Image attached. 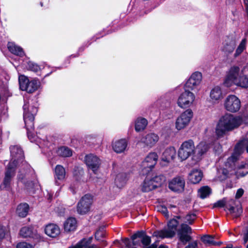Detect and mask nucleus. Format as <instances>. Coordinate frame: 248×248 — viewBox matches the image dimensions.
<instances>
[{
	"label": "nucleus",
	"mask_w": 248,
	"mask_h": 248,
	"mask_svg": "<svg viewBox=\"0 0 248 248\" xmlns=\"http://www.w3.org/2000/svg\"><path fill=\"white\" fill-rule=\"evenodd\" d=\"M235 173L237 177L245 176L248 173V163L241 162L240 164L237 166Z\"/></svg>",
	"instance_id": "7c9ffc66"
},
{
	"label": "nucleus",
	"mask_w": 248,
	"mask_h": 248,
	"mask_svg": "<svg viewBox=\"0 0 248 248\" xmlns=\"http://www.w3.org/2000/svg\"><path fill=\"white\" fill-rule=\"evenodd\" d=\"M105 236V227L101 226L96 231L95 233V237L97 240L100 241V243H101V247L105 246L107 245L106 242L102 239Z\"/></svg>",
	"instance_id": "c9c22d12"
},
{
	"label": "nucleus",
	"mask_w": 248,
	"mask_h": 248,
	"mask_svg": "<svg viewBox=\"0 0 248 248\" xmlns=\"http://www.w3.org/2000/svg\"><path fill=\"white\" fill-rule=\"evenodd\" d=\"M127 146V142L125 139L117 140L112 144V148L117 153L124 152Z\"/></svg>",
	"instance_id": "a878e982"
},
{
	"label": "nucleus",
	"mask_w": 248,
	"mask_h": 248,
	"mask_svg": "<svg viewBox=\"0 0 248 248\" xmlns=\"http://www.w3.org/2000/svg\"><path fill=\"white\" fill-rule=\"evenodd\" d=\"M45 231L48 236L51 237H55L60 233L59 227L54 224H49L46 225Z\"/></svg>",
	"instance_id": "cd10ccee"
},
{
	"label": "nucleus",
	"mask_w": 248,
	"mask_h": 248,
	"mask_svg": "<svg viewBox=\"0 0 248 248\" xmlns=\"http://www.w3.org/2000/svg\"><path fill=\"white\" fill-rule=\"evenodd\" d=\"M244 244H246L248 241V227H246L243 232Z\"/></svg>",
	"instance_id": "3c124183"
},
{
	"label": "nucleus",
	"mask_w": 248,
	"mask_h": 248,
	"mask_svg": "<svg viewBox=\"0 0 248 248\" xmlns=\"http://www.w3.org/2000/svg\"><path fill=\"white\" fill-rule=\"evenodd\" d=\"M195 99V94L193 93L186 90L179 95L177 104L180 108H186L193 105Z\"/></svg>",
	"instance_id": "1a4fd4ad"
},
{
	"label": "nucleus",
	"mask_w": 248,
	"mask_h": 248,
	"mask_svg": "<svg viewBox=\"0 0 248 248\" xmlns=\"http://www.w3.org/2000/svg\"><path fill=\"white\" fill-rule=\"evenodd\" d=\"M224 83L227 87L234 85L242 88H248V67L241 69L236 65L231 66L226 73Z\"/></svg>",
	"instance_id": "f03ea898"
},
{
	"label": "nucleus",
	"mask_w": 248,
	"mask_h": 248,
	"mask_svg": "<svg viewBox=\"0 0 248 248\" xmlns=\"http://www.w3.org/2000/svg\"><path fill=\"white\" fill-rule=\"evenodd\" d=\"M77 227V221L74 217H69L64 224V230L66 232L74 231Z\"/></svg>",
	"instance_id": "473e14b6"
},
{
	"label": "nucleus",
	"mask_w": 248,
	"mask_h": 248,
	"mask_svg": "<svg viewBox=\"0 0 248 248\" xmlns=\"http://www.w3.org/2000/svg\"><path fill=\"white\" fill-rule=\"evenodd\" d=\"M84 161L88 168L94 173H96L101 164L100 159L96 155L93 154L86 155Z\"/></svg>",
	"instance_id": "f3484780"
},
{
	"label": "nucleus",
	"mask_w": 248,
	"mask_h": 248,
	"mask_svg": "<svg viewBox=\"0 0 248 248\" xmlns=\"http://www.w3.org/2000/svg\"><path fill=\"white\" fill-rule=\"evenodd\" d=\"M225 202L224 201H219L215 204V207H222L225 206Z\"/></svg>",
	"instance_id": "6e6d98bb"
},
{
	"label": "nucleus",
	"mask_w": 248,
	"mask_h": 248,
	"mask_svg": "<svg viewBox=\"0 0 248 248\" xmlns=\"http://www.w3.org/2000/svg\"><path fill=\"white\" fill-rule=\"evenodd\" d=\"M203 177L202 171L198 169H193L188 175V180L192 184L199 183Z\"/></svg>",
	"instance_id": "393cba45"
},
{
	"label": "nucleus",
	"mask_w": 248,
	"mask_h": 248,
	"mask_svg": "<svg viewBox=\"0 0 248 248\" xmlns=\"http://www.w3.org/2000/svg\"><path fill=\"white\" fill-rule=\"evenodd\" d=\"M221 170L222 171V173L224 174V177L222 179H225L229 175L230 170H228L227 168L223 169Z\"/></svg>",
	"instance_id": "4d7b16f0"
},
{
	"label": "nucleus",
	"mask_w": 248,
	"mask_h": 248,
	"mask_svg": "<svg viewBox=\"0 0 248 248\" xmlns=\"http://www.w3.org/2000/svg\"><path fill=\"white\" fill-rule=\"evenodd\" d=\"M209 148V145L204 141H201L195 148V153L201 156L205 153Z\"/></svg>",
	"instance_id": "f704fd0d"
},
{
	"label": "nucleus",
	"mask_w": 248,
	"mask_h": 248,
	"mask_svg": "<svg viewBox=\"0 0 248 248\" xmlns=\"http://www.w3.org/2000/svg\"><path fill=\"white\" fill-rule=\"evenodd\" d=\"M158 160V155L155 152L150 153L142 161L141 168L142 174H146L149 172L156 164Z\"/></svg>",
	"instance_id": "9d476101"
},
{
	"label": "nucleus",
	"mask_w": 248,
	"mask_h": 248,
	"mask_svg": "<svg viewBox=\"0 0 248 248\" xmlns=\"http://www.w3.org/2000/svg\"><path fill=\"white\" fill-rule=\"evenodd\" d=\"M178 222L177 220L173 219L168 223L167 227L163 230L155 231L154 235L158 238H171L174 236L177 231Z\"/></svg>",
	"instance_id": "39448f33"
},
{
	"label": "nucleus",
	"mask_w": 248,
	"mask_h": 248,
	"mask_svg": "<svg viewBox=\"0 0 248 248\" xmlns=\"http://www.w3.org/2000/svg\"><path fill=\"white\" fill-rule=\"evenodd\" d=\"M158 140L159 137L157 135L151 133L142 137L140 140V142L144 143L146 146L152 147L156 144Z\"/></svg>",
	"instance_id": "5701e85b"
},
{
	"label": "nucleus",
	"mask_w": 248,
	"mask_h": 248,
	"mask_svg": "<svg viewBox=\"0 0 248 248\" xmlns=\"http://www.w3.org/2000/svg\"><path fill=\"white\" fill-rule=\"evenodd\" d=\"M160 209L158 210V211L161 212L166 217H169V213L168 211V210L166 207L164 206H161L159 207Z\"/></svg>",
	"instance_id": "864d4df0"
},
{
	"label": "nucleus",
	"mask_w": 248,
	"mask_h": 248,
	"mask_svg": "<svg viewBox=\"0 0 248 248\" xmlns=\"http://www.w3.org/2000/svg\"><path fill=\"white\" fill-rule=\"evenodd\" d=\"M116 243H119V246L122 248H124V247L130 248L131 247V241L128 238L123 239L120 241H117L116 242Z\"/></svg>",
	"instance_id": "de8ad7c7"
},
{
	"label": "nucleus",
	"mask_w": 248,
	"mask_h": 248,
	"mask_svg": "<svg viewBox=\"0 0 248 248\" xmlns=\"http://www.w3.org/2000/svg\"><path fill=\"white\" fill-rule=\"evenodd\" d=\"M244 191L242 188H239L237 190L235 194V198L239 199L244 194Z\"/></svg>",
	"instance_id": "603ef678"
},
{
	"label": "nucleus",
	"mask_w": 248,
	"mask_h": 248,
	"mask_svg": "<svg viewBox=\"0 0 248 248\" xmlns=\"http://www.w3.org/2000/svg\"><path fill=\"white\" fill-rule=\"evenodd\" d=\"M223 97V91L220 86H217L211 89L210 92V101L212 103H218Z\"/></svg>",
	"instance_id": "6ab92c4d"
},
{
	"label": "nucleus",
	"mask_w": 248,
	"mask_h": 248,
	"mask_svg": "<svg viewBox=\"0 0 248 248\" xmlns=\"http://www.w3.org/2000/svg\"><path fill=\"white\" fill-rule=\"evenodd\" d=\"M192 233L191 228L186 224L183 223L177 230V234L180 241L186 245L192 240L191 234Z\"/></svg>",
	"instance_id": "ddd939ff"
},
{
	"label": "nucleus",
	"mask_w": 248,
	"mask_h": 248,
	"mask_svg": "<svg viewBox=\"0 0 248 248\" xmlns=\"http://www.w3.org/2000/svg\"><path fill=\"white\" fill-rule=\"evenodd\" d=\"M23 108V118L27 135L31 141L33 142L35 140V137H33L31 133L33 130L34 116L37 113L38 109L35 107L30 106L28 102H25Z\"/></svg>",
	"instance_id": "7ed1b4c3"
},
{
	"label": "nucleus",
	"mask_w": 248,
	"mask_h": 248,
	"mask_svg": "<svg viewBox=\"0 0 248 248\" xmlns=\"http://www.w3.org/2000/svg\"><path fill=\"white\" fill-rule=\"evenodd\" d=\"M176 155V150L173 147H170L166 149L162 154V160L169 162L173 160Z\"/></svg>",
	"instance_id": "c85d7f7f"
},
{
	"label": "nucleus",
	"mask_w": 248,
	"mask_h": 248,
	"mask_svg": "<svg viewBox=\"0 0 248 248\" xmlns=\"http://www.w3.org/2000/svg\"><path fill=\"white\" fill-rule=\"evenodd\" d=\"M246 139H247V140H248V133H247V134L246 135Z\"/></svg>",
	"instance_id": "338daca9"
},
{
	"label": "nucleus",
	"mask_w": 248,
	"mask_h": 248,
	"mask_svg": "<svg viewBox=\"0 0 248 248\" xmlns=\"http://www.w3.org/2000/svg\"><path fill=\"white\" fill-rule=\"evenodd\" d=\"M226 208L229 211L230 213L235 217H240L242 213V208L241 206H238L236 208L233 206L230 207V208L226 207Z\"/></svg>",
	"instance_id": "37998d69"
},
{
	"label": "nucleus",
	"mask_w": 248,
	"mask_h": 248,
	"mask_svg": "<svg viewBox=\"0 0 248 248\" xmlns=\"http://www.w3.org/2000/svg\"><path fill=\"white\" fill-rule=\"evenodd\" d=\"M198 246V243L197 241L191 242L186 246L185 248H196Z\"/></svg>",
	"instance_id": "5fc2aeb1"
},
{
	"label": "nucleus",
	"mask_w": 248,
	"mask_h": 248,
	"mask_svg": "<svg viewBox=\"0 0 248 248\" xmlns=\"http://www.w3.org/2000/svg\"><path fill=\"white\" fill-rule=\"evenodd\" d=\"M11 160L9 163H12V166L16 168L17 166L21 169L30 170V166L24 160V154L22 149L17 145L10 147Z\"/></svg>",
	"instance_id": "20e7f679"
},
{
	"label": "nucleus",
	"mask_w": 248,
	"mask_h": 248,
	"mask_svg": "<svg viewBox=\"0 0 248 248\" xmlns=\"http://www.w3.org/2000/svg\"><path fill=\"white\" fill-rule=\"evenodd\" d=\"M196 216L194 214H190L187 215L185 217V221L191 224L195 219Z\"/></svg>",
	"instance_id": "09e8293b"
},
{
	"label": "nucleus",
	"mask_w": 248,
	"mask_h": 248,
	"mask_svg": "<svg viewBox=\"0 0 248 248\" xmlns=\"http://www.w3.org/2000/svg\"><path fill=\"white\" fill-rule=\"evenodd\" d=\"M155 188V185L151 178L147 177L141 186V190L143 192H149Z\"/></svg>",
	"instance_id": "2f4dec72"
},
{
	"label": "nucleus",
	"mask_w": 248,
	"mask_h": 248,
	"mask_svg": "<svg viewBox=\"0 0 248 248\" xmlns=\"http://www.w3.org/2000/svg\"><path fill=\"white\" fill-rule=\"evenodd\" d=\"M65 177V170L61 165H58L56 166L54 170L55 183L56 185H60Z\"/></svg>",
	"instance_id": "4be33fe9"
},
{
	"label": "nucleus",
	"mask_w": 248,
	"mask_h": 248,
	"mask_svg": "<svg viewBox=\"0 0 248 248\" xmlns=\"http://www.w3.org/2000/svg\"><path fill=\"white\" fill-rule=\"evenodd\" d=\"M185 180L183 177H176L174 178L169 184L170 189L175 192L182 191L185 187Z\"/></svg>",
	"instance_id": "a211bd4d"
},
{
	"label": "nucleus",
	"mask_w": 248,
	"mask_h": 248,
	"mask_svg": "<svg viewBox=\"0 0 248 248\" xmlns=\"http://www.w3.org/2000/svg\"><path fill=\"white\" fill-rule=\"evenodd\" d=\"M16 248H33V247L32 245L26 242H21L17 245Z\"/></svg>",
	"instance_id": "8fccbe9b"
},
{
	"label": "nucleus",
	"mask_w": 248,
	"mask_h": 248,
	"mask_svg": "<svg viewBox=\"0 0 248 248\" xmlns=\"http://www.w3.org/2000/svg\"><path fill=\"white\" fill-rule=\"evenodd\" d=\"M202 241L205 244L208 245L217 246L219 245L221 242H217L214 241V238L211 235H205L202 238Z\"/></svg>",
	"instance_id": "a19ab883"
},
{
	"label": "nucleus",
	"mask_w": 248,
	"mask_h": 248,
	"mask_svg": "<svg viewBox=\"0 0 248 248\" xmlns=\"http://www.w3.org/2000/svg\"><path fill=\"white\" fill-rule=\"evenodd\" d=\"M246 144V140H244L240 141L235 145L232 155L228 159L227 164H229L231 167L235 165L234 162L243 152Z\"/></svg>",
	"instance_id": "dca6fc26"
},
{
	"label": "nucleus",
	"mask_w": 248,
	"mask_h": 248,
	"mask_svg": "<svg viewBox=\"0 0 248 248\" xmlns=\"http://www.w3.org/2000/svg\"><path fill=\"white\" fill-rule=\"evenodd\" d=\"M137 238H141V243L145 246H148L144 248H156V246L155 244H153L151 246H148L151 243V238L145 235L142 232H138L136 233L133 235L131 237L132 239L134 241Z\"/></svg>",
	"instance_id": "b1692460"
},
{
	"label": "nucleus",
	"mask_w": 248,
	"mask_h": 248,
	"mask_svg": "<svg viewBox=\"0 0 248 248\" xmlns=\"http://www.w3.org/2000/svg\"><path fill=\"white\" fill-rule=\"evenodd\" d=\"M93 237L84 238L78 242L76 245L73 246V248H99L97 245L92 244Z\"/></svg>",
	"instance_id": "bb28decb"
},
{
	"label": "nucleus",
	"mask_w": 248,
	"mask_h": 248,
	"mask_svg": "<svg viewBox=\"0 0 248 248\" xmlns=\"http://www.w3.org/2000/svg\"><path fill=\"white\" fill-rule=\"evenodd\" d=\"M93 203V197L91 195H84L77 204V211L79 214L84 215L87 213L90 209Z\"/></svg>",
	"instance_id": "f8f14e48"
},
{
	"label": "nucleus",
	"mask_w": 248,
	"mask_h": 248,
	"mask_svg": "<svg viewBox=\"0 0 248 248\" xmlns=\"http://www.w3.org/2000/svg\"><path fill=\"white\" fill-rule=\"evenodd\" d=\"M152 180L155 185V188L161 186L165 181V177L163 175L155 176L151 178Z\"/></svg>",
	"instance_id": "c03bdc74"
},
{
	"label": "nucleus",
	"mask_w": 248,
	"mask_h": 248,
	"mask_svg": "<svg viewBox=\"0 0 248 248\" xmlns=\"http://www.w3.org/2000/svg\"><path fill=\"white\" fill-rule=\"evenodd\" d=\"M126 178L123 177V174H118L115 179V183L117 186L121 187L123 186L126 183Z\"/></svg>",
	"instance_id": "49530a36"
},
{
	"label": "nucleus",
	"mask_w": 248,
	"mask_h": 248,
	"mask_svg": "<svg viewBox=\"0 0 248 248\" xmlns=\"http://www.w3.org/2000/svg\"><path fill=\"white\" fill-rule=\"evenodd\" d=\"M21 170L19 171L17 177L18 181H21L27 188L32 187L33 184L32 181L29 180L28 177L26 175H23L21 177L22 174H20Z\"/></svg>",
	"instance_id": "4c0bfd02"
},
{
	"label": "nucleus",
	"mask_w": 248,
	"mask_h": 248,
	"mask_svg": "<svg viewBox=\"0 0 248 248\" xmlns=\"http://www.w3.org/2000/svg\"><path fill=\"white\" fill-rule=\"evenodd\" d=\"M16 168L12 166V163H9L3 182L0 186V188L2 190H10L11 189V182L14 177L16 172Z\"/></svg>",
	"instance_id": "9b49d317"
},
{
	"label": "nucleus",
	"mask_w": 248,
	"mask_h": 248,
	"mask_svg": "<svg viewBox=\"0 0 248 248\" xmlns=\"http://www.w3.org/2000/svg\"><path fill=\"white\" fill-rule=\"evenodd\" d=\"M224 107L227 110L231 112L238 111L241 107V102L239 98L234 95H230L226 98Z\"/></svg>",
	"instance_id": "4468645a"
},
{
	"label": "nucleus",
	"mask_w": 248,
	"mask_h": 248,
	"mask_svg": "<svg viewBox=\"0 0 248 248\" xmlns=\"http://www.w3.org/2000/svg\"><path fill=\"white\" fill-rule=\"evenodd\" d=\"M158 248H169L166 245H161Z\"/></svg>",
	"instance_id": "bf43d9fd"
},
{
	"label": "nucleus",
	"mask_w": 248,
	"mask_h": 248,
	"mask_svg": "<svg viewBox=\"0 0 248 248\" xmlns=\"http://www.w3.org/2000/svg\"><path fill=\"white\" fill-rule=\"evenodd\" d=\"M195 146L192 140L184 141L181 145L178 152V157L185 160L195 153Z\"/></svg>",
	"instance_id": "423d86ee"
},
{
	"label": "nucleus",
	"mask_w": 248,
	"mask_h": 248,
	"mask_svg": "<svg viewBox=\"0 0 248 248\" xmlns=\"http://www.w3.org/2000/svg\"><path fill=\"white\" fill-rule=\"evenodd\" d=\"M19 234L24 238L31 237L36 239L40 238V235L38 233L37 230L32 227H22L20 231Z\"/></svg>",
	"instance_id": "aec40b11"
},
{
	"label": "nucleus",
	"mask_w": 248,
	"mask_h": 248,
	"mask_svg": "<svg viewBox=\"0 0 248 248\" xmlns=\"http://www.w3.org/2000/svg\"><path fill=\"white\" fill-rule=\"evenodd\" d=\"M75 179L77 180V181H79V177H78L76 176V174H75Z\"/></svg>",
	"instance_id": "680f3d73"
},
{
	"label": "nucleus",
	"mask_w": 248,
	"mask_h": 248,
	"mask_svg": "<svg viewBox=\"0 0 248 248\" xmlns=\"http://www.w3.org/2000/svg\"><path fill=\"white\" fill-rule=\"evenodd\" d=\"M57 154L62 157H69L72 155L71 150L69 148L64 146L59 148L57 151Z\"/></svg>",
	"instance_id": "ea45409f"
},
{
	"label": "nucleus",
	"mask_w": 248,
	"mask_h": 248,
	"mask_svg": "<svg viewBox=\"0 0 248 248\" xmlns=\"http://www.w3.org/2000/svg\"><path fill=\"white\" fill-rule=\"evenodd\" d=\"M193 116V111L190 109H187L182 112L176 120V129L181 130L185 128L189 124Z\"/></svg>",
	"instance_id": "6e6552de"
},
{
	"label": "nucleus",
	"mask_w": 248,
	"mask_h": 248,
	"mask_svg": "<svg viewBox=\"0 0 248 248\" xmlns=\"http://www.w3.org/2000/svg\"><path fill=\"white\" fill-rule=\"evenodd\" d=\"M169 207H170V208L175 207V206H174V205H170Z\"/></svg>",
	"instance_id": "0e129e2a"
},
{
	"label": "nucleus",
	"mask_w": 248,
	"mask_h": 248,
	"mask_svg": "<svg viewBox=\"0 0 248 248\" xmlns=\"http://www.w3.org/2000/svg\"><path fill=\"white\" fill-rule=\"evenodd\" d=\"M246 149L247 153H248V145L246 147Z\"/></svg>",
	"instance_id": "69168bd1"
},
{
	"label": "nucleus",
	"mask_w": 248,
	"mask_h": 248,
	"mask_svg": "<svg viewBox=\"0 0 248 248\" xmlns=\"http://www.w3.org/2000/svg\"><path fill=\"white\" fill-rule=\"evenodd\" d=\"M83 171L82 170H80L79 171V175L80 176V177H81L83 175Z\"/></svg>",
	"instance_id": "052dcab7"
},
{
	"label": "nucleus",
	"mask_w": 248,
	"mask_h": 248,
	"mask_svg": "<svg viewBox=\"0 0 248 248\" xmlns=\"http://www.w3.org/2000/svg\"><path fill=\"white\" fill-rule=\"evenodd\" d=\"M202 80V75L200 72L193 73L186 82L185 88L186 89L198 90Z\"/></svg>",
	"instance_id": "2eb2a0df"
},
{
	"label": "nucleus",
	"mask_w": 248,
	"mask_h": 248,
	"mask_svg": "<svg viewBox=\"0 0 248 248\" xmlns=\"http://www.w3.org/2000/svg\"><path fill=\"white\" fill-rule=\"evenodd\" d=\"M236 41L232 37H227L223 43L222 48V51L227 54H232L236 47Z\"/></svg>",
	"instance_id": "412c9836"
},
{
	"label": "nucleus",
	"mask_w": 248,
	"mask_h": 248,
	"mask_svg": "<svg viewBox=\"0 0 248 248\" xmlns=\"http://www.w3.org/2000/svg\"><path fill=\"white\" fill-rule=\"evenodd\" d=\"M243 123H248V116H235L226 113L221 117L217 124L216 134L219 138L227 132L238 128Z\"/></svg>",
	"instance_id": "f257e3e1"
},
{
	"label": "nucleus",
	"mask_w": 248,
	"mask_h": 248,
	"mask_svg": "<svg viewBox=\"0 0 248 248\" xmlns=\"http://www.w3.org/2000/svg\"><path fill=\"white\" fill-rule=\"evenodd\" d=\"M49 195V197L48 198V199H51L52 197V195H51L50 194H48Z\"/></svg>",
	"instance_id": "e2e57ef3"
},
{
	"label": "nucleus",
	"mask_w": 248,
	"mask_h": 248,
	"mask_svg": "<svg viewBox=\"0 0 248 248\" xmlns=\"http://www.w3.org/2000/svg\"><path fill=\"white\" fill-rule=\"evenodd\" d=\"M133 245H136V244H135V242H134V241L133 242Z\"/></svg>",
	"instance_id": "774afa93"
},
{
	"label": "nucleus",
	"mask_w": 248,
	"mask_h": 248,
	"mask_svg": "<svg viewBox=\"0 0 248 248\" xmlns=\"http://www.w3.org/2000/svg\"><path fill=\"white\" fill-rule=\"evenodd\" d=\"M211 192V190L208 186H204L201 187L198 191V194L199 196L204 199L210 195Z\"/></svg>",
	"instance_id": "79ce46f5"
},
{
	"label": "nucleus",
	"mask_w": 248,
	"mask_h": 248,
	"mask_svg": "<svg viewBox=\"0 0 248 248\" xmlns=\"http://www.w3.org/2000/svg\"><path fill=\"white\" fill-rule=\"evenodd\" d=\"M9 50L15 55L22 57L24 55L23 49L12 42H9L7 45Z\"/></svg>",
	"instance_id": "c756f323"
},
{
	"label": "nucleus",
	"mask_w": 248,
	"mask_h": 248,
	"mask_svg": "<svg viewBox=\"0 0 248 248\" xmlns=\"http://www.w3.org/2000/svg\"><path fill=\"white\" fill-rule=\"evenodd\" d=\"M147 125V121L142 118H138L135 122V128L136 131L144 130Z\"/></svg>",
	"instance_id": "e433bc0d"
},
{
	"label": "nucleus",
	"mask_w": 248,
	"mask_h": 248,
	"mask_svg": "<svg viewBox=\"0 0 248 248\" xmlns=\"http://www.w3.org/2000/svg\"><path fill=\"white\" fill-rule=\"evenodd\" d=\"M29 210V205L26 203H23L17 206L16 212L19 217H24L28 215Z\"/></svg>",
	"instance_id": "72a5a7b5"
},
{
	"label": "nucleus",
	"mask_w": 248,
	"mask_h": 248,
	"mask_svg": "<svg viewBox=\"0 0 248 248\" xmlns=\"http://www.w3.org/2000/svg\"><path fill=\"white\" fill-rule=\"evenodd\" d=\"M9 231L8 228L2 225H0V240L7 238L9 236Z\"/></svg>",
	"instance_id": "a18cd8bd"
},
{
	"label": "nucleus",
	"mask_w": 248,
	"mask_h": 248,
	"mask_svg": "<svg viewBox=\"0 0 248 248\" xmlns=\"http://www.w3.org/2000/svg\"><path fill=\"white\" fill-rule=\"evenodd\" d=\"M18 81L20 89L28 93L34 92L39 86V82L37 80L34 79L30 81L28 78L24 75L19 76Z\"/></svg>",
	"instance_id": "0eeeda50"
},
{
	"label": "nucleus",
	"mask_w": 248,
	"mask_h": 248,
	"mask_svg": "<svg viewBox=\"0 0 248 248\" xmlns=\"http://www.w3.org/2000/svg\"><path fill=\"white\" fill-rule=\"evenodd\" d=\"M32 65V67H31V70L33 71H37L38 70V69H39V66L35 64H31Z\"/></svg>",
	"instance_id": "13d9d810"
},
{
	"label": "nucleus",
	"mask_w": 248,
	"mask_h": 248,
	"mask_svg": "<svg viewBox=\"0 0 248 248\" xmlns=\"http://www.w3.org/2000/svg\"><path fill=\"white\" fill-rule=\"evenodd\" d=\"M247 39L244 38L242 40L238 47L236 48L233 57L235 58L238 57L242 52L246 49Z\"/></svg>",
	"instance_id": "58836bf2"
}]
</instances>
